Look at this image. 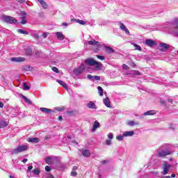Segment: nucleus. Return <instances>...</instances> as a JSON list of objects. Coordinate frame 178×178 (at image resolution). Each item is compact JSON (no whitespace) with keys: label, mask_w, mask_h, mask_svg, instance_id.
<instances>
[{"label":"nucleus","mask_w":178,"mask_h":178,"mask_svg":"<svg viewBox=\"0 0 178 178\" xmlns=\"http://www.w3.org/2000/svg\"><path fill=\"white\" fill-rule=\"evenodd\" d=\"M0 20H1V22H4V23H7L8 24H16V23H17V19L15 17L5 15H1Z\"/></svg>","instance_id":"f257e3e1"},{"label":"nucleus","mask_w":178,"mask_h":178,"mask_svg":"<svg viewBox=\"0 0 178 178\" xmlns=\"http://www.w3.org/2000/svg\"><path fill=\"white\" fill-rule=\"evenodd\" d=\"M168 145V144H164L160 147V149L157 150L159 156L162 158L163 156H166V155H170V154H172V152L162 150L165 148H167Z\"/></svg>","instance_id":"f03ea898"},{"label":"nucleus","mask_w":178,"mask_h":178,"mask_svg":"<svg viewBox=\"0 0 178 178\" xmlns=\"http://www.w3.org/2000/svg\"><path fill=\"white\" fill-rule=\"evenodd\" d=\"M29 149V146L27 145H19L17 148L13 149L11 151V154L13 155H16L17 154H19V152H23L24 151H27Z\"/></svg>","instance_id":"7ed1b4c3"},{"label":"nucleus","mask_w":178,"mask_h":178,"mask_svg":"<svg viewBox=\"0 0 178 178\" xmlns=\"http://www.w3.org/2000/svg\"><path fill=\"white\" fill-rule=\"evenodd\" d=\"M172 34L175 37H178V18L172 21Z\"/></svg>","instance_id":"20e7f679"},{"label":"nucleus","mask_w":178,"mask_h":178,"mask_svg":"<svg viewBox=\"0 0 178 178\" xmlns=\"http://www.w3.org/2000/svg\"><path fill=\"white\" fill-rule=\"evenodd\" d=\"M86 70V65L84 64H81V66L75 70H74V73L79 76L83 73V72Z\"/></svg>","instance_id":"39448f33"},{"label":"nucleus","mask_w":178,"mask_h":178,"mask_svg":"<svg viewBox=\"0 0 178 178\" xmlns=\"http://www.w3.org/2000/svg\"><path fill=\"white\" fill-rule=\"evenodd\" d=\"M160 47H161L160 51H161L162 52H165V51H168V49L170 48V45L164 42L160 43Z\"/></svg>","instance_id":"423d86ee"},{"label":"nucleus","mask_w":178,"mask_h":178,"mask_svg":"<svg viewBox=\"0 0 178 178\" xmlns=\"http://www.w3.org/2000/svg\"><path fill=\"white\" fill-rule=\"evenodd\" d=\"M119 24H120V29L122 30V31H124L126 34H127L128 35H130V31H129V29L126 28V26L124 25V24L122 23V22H120Z\"/></svg>","instance_id":"0eeeda50"},{"label":"nucleus","mask_w":178,"mask_h":178,"mask_svg":"<svg viewBox=\"0 0 178 178\" xmlns=\"http://www.w3.org/2000/svg\"><path fill=\"white\" fill-rule=\"evenodd\" d=\"M119 24H120V29L122 30V31H124L126 34H127L128 35H130V31H129V29L126 28V26L124 25V24L122 23V22H120Z\"/></svg>","instance_id":"6e6552de"},{"label":"nucleus","mask_w":178,"mask_h":178,"mask_svg":"<svg viewBox=\"0 0 178 178\" xmlns=\"http://www.w3.org/2000/svg\"><path fill=\"white\" fill-rule=\"evenodd\" d=\"M170 168H172V165H170L168 163H165L163 165V175H168V173H169V169H170Z\"/></svg>","instance_id":"1a4fd4ad"},{"label":"nucleus","mask_w":178,"mask_h":178,"mask_svg":"<svg viewBox=\"0 0 178 178\" xmlns=\"http://www.w3.org/2000/svg\"><path fill=\"white\" fill-rule=\"evenodd\" d=\"M85 63L88 65V66H95V63H97V60H95L92 58H88L85 60Z\"/></svg>","instance_id":"9d476101"},{"label":"nucleus","mask_w":178,"mask_h":178,"mask_svg":"<svg viewBox=\"0 0 178 178\" xmlns=\"http://www.w3.org/2000/svg\"><path fill=\"white\" fill-rule=\"evenodd\" d=\"M89 45H95L97 48H101V44L99 42L96 41L95 40H92L88 42Z\"/></svg>","instance_id":"9b49d317"},{"label":"nucleus","mask_w":178,"mask_h":178,"mask_svg":"<svg viewBox=\"0 0 178 178\" xmlns=\"http://www.w3.org/2000/svg\"><path fill=\"white\" fill-rule=\"evenodd\" d=\"M145 44L148 47H154V46L156 45V42L151 39L146 40Z\"/></svg>","instance_id":"f8f14e48"},{"label":"nucleus","mask_w":178,"mask_h":178,"mask_svg":"<svg viewBox=\"0 0 178 178\" xmlns=\"http://www.w3.org/2000/svg\"><path fill=\"white\" fill-rule=\"evenodd\" d=\"M11 62H24L26 58L23 57H14L10 58Z\"/></svg>","instance_id":"ddd939ff"},{"label":"nucleus","mask_w":178,"mask_h":178,"mask_svg":"<svg viewBox=\"0 0 178 178\" xmlns=\"http://www.w3.org/2000/svg\"><path fill=\"white\" fill-rule=\"evenodd\" d=\"M100 126L101 124H99V122H98V121H95L92 129V133H94L97 130V129H99Z\"/></svg>","instance_id":"4468645a"},{"label":"nucleus","mask_w":178,"mask_h":178,"mask_svg":"<svg viewBox=\"0 0 178 178\" xmlns=\"http://www.w3.org/2000/svg\"><path fill=\"white\" fill-rule=\"evenodd\" d=\"M103 102L107 108H112L111 106V100H109V97H106L105 99H103Z\"/></svg>","instance_id":"2eb2a0df"},{"label":"nucleus","mask_w":178,"mask_h":178,"mask_svg":"<svg viewBox=\"0 0 178 178\" xmlns=\"http://www.w3.org/2000/svg\"><path fill=\"white\" fill-rule=\"evenodd\" d=\"M124 137H133L134 136V131H127L123 132Z\"/></svg>","instance_id":"dca6fc26"},{"label":"nucleus","mask_w":178,"mask_h":178,"mask_svg":"<svg viewBox=\"0 0 178 178\" xmlns=\"http://www.w3.org/2000/svg\"><path fill=\"white\" fill-rule=\"evenodd\" d=\"M28 143H33V144H37L40 143V138H29Z\"/></svg>","instance_id":"f3484780"},{"label":"nucleus","mask_w":178,"mask_h":178,"mask_svg":"<svg viewBox=\"0 0 178 178\" xmlns=\"http://www.w3.org/2000/svg\"><path fill=\"white\" fill-rule=\"evenodd\" d=\"M56 35L57 36L58 40H60V41H63V40H65V35L60 32L56 33Z\"/></svg>","instance_id":"a211bd4d"},{"label":"nucleus","mask_w":178,"mask_h":178,"mask_svg":"<svg viewBox=\"0 0 178 178\" xmlns=\"http://www.w3.org/2000/svg\"><path fill=\"white\" fill-rule=\"evenodd\" d=\"M87 106L89 108V109H97V106H95V103L94 102H90Z\"/></svg>","instance_id":"6ab92c4d"},{"label":"nucleus","mask_w":178,"mask_h":178,"mask_svg":"<svg viewBox=\"0 0 178 178\" xmlns=\"http://www.w3.org/2000/svg\"><path fill=\"white\" fill-rule=\"evenodd\" d=\"M57 83H58V84H60V86H62V87H63V88H65V90H67V84H66V83L63 82V81L57 79L56 80Z\"/></svg>","instance_id":"aec40b11"},{"label":"nucleus","mask_w":178,"mask_h":178,"mask_svg":"<svg viewBox=\"0 0 178 178\" xmlns=\"http://www.w3.org/2000/svg\"><path fill=\"white\" fill-rule=\"evenodd\" d=\"M40 111H41V112H43V113H51V112H52V110L44 107H41L40 108Z\"/></svg>","instance_id":"412c9836"},{"label":"nucleus","mask_w":178,"mask_h":178,"mask_svg":"<svg viewBox=\"0 0 178 178\" xmlns=\"http://www.w3.org/2000/svg\"><path fill=\"white\" fill-rule=\"evenodd\" d=\"M82 155L83 156H86V158H88L91 155V152H90V150L88 149H85L82 152Z\"/></svg>","instance_id":"4be33fe9"},{"label":"nucleus","mask_w":178,"mask_h":178,"mask_svg":"<svg viewBox=\"0 0 178 178\" xmlns=\"http://www.w3.org/2000/svg\"><path fill=\"white\" fill-rule=\"evenodd\" d=\"M46 163H47V165H52V163H54V160H52V158L50 156H47L45 159H44Z\"/></svg>","instance_id":"5701e85b"},{"label":"nucleus","mask_w":178,"mask_h":178,"mask_svg":"<svg viewBox=\"0 0 178 178\" xmlns=\"http://www.w3.org/2000/svg\"><path fill=\"white\" fill-rule=\"evenodd\" d=\"M95 66L96 70H101V69L102 68V63L98 61H96V63H95Z\"/></svg>","instance_id":"b1692460"},{"label":"nucleus","mask_w":178,"mask_h":178,"mask_svg":"<svg viewBox=\"0 0 178 178\" xmlns=\"http://www.w3.org/2000/svg\"><path fill=\"white\" fill-rule=\"evenodd\" d=\"M76 170H77V166H74L71 172V176H73L74 177H76V176H77V172H76Z\"/></svg>","instance_id":"393cba45"},{"label":"nucleus","mask_w":178,"mask_h":178,"mask_svg":"<svg viewBox=\"0 0 178 178\" xmlns=\"http://www.w3.org/2000/svg\"><path fill=\"white\" fill-rule=\"evenodd\" d=\"M127 124L128 126H130L131 127H133V126H137V125H138V122H134V121H128V122H127Z\"/></svg>","instance_id":"a878e982"},{"label":"nucleus","mask_w":178,"mask_h":178,"mask_svg":"<svg viewBox=\"0 0 178 178\" xmlns=\"http://www.w3.org/2000/svg\"><path fill=\"white\" fill-rule=\"evenodd\" d=\"M8 126V123L5 121H0V129H3V127H6Z\"/></svg>","instance_id":"bb28decb"},{"label":"nucleus","mask_w":178,"mask_h":178,"mask_svg":"<svg viewBox=\"0 0 178 178\" xmlns=\"http://www.w3.org/2000/svg\"><path fill=\"white\" fill-rule=\"evenodd\" d=\"M145 116H149V115H155V111H149L145 113H144Z\"/></svg>","instance_id":"cd10ccee"},{"label":"nucleus","mask_w":178,"mask_h":178,"mask_svg":"<svg viewBox=\"0 0 178 178\" xmlns=\"http://www.w3.org/2000/svg\"><path fill=\"white\" fill-rule=\"evenodd\" d=\"M106 49L108 52V54H113L115 52V50L111 47H106Z\"/></svg>","instance_id":"c85d7f7f"},{"label":"nucleus","mask_w":178,"mask_h":178,"mask_svg":"<svg viewBox=\"0 0 178 178\" xmlns=\"http://www.w3.org/2000/svg\"><path fill=\"white\" fill-rule=\"evenodd\" d=\"M97 90L100 97H102V95H104V90L102 89V87L98 86Z\"/></svg>","instance_id":"c756f323"},{"label":"nucleus","mask_w":178,"mask_h":178,"mask_svg":"<svg viewBox=\"0 0 178 178\" xmlns=\"http://www.w3.org/2000/svg\"><path fill=\"white\" fill-rule=\"evenodd\" d=\"M74 22H76V23H79V24H81L82 26H85L86 22L81 20V19H74Z\"/></svg>","instance_id":"7c9ffc66"},{"label":"nucleus","mask_w":178,"mask_h":178,"mask_svg":"<svg viewBox=\"0 0 178 178\" xmlns=\"http://www.w3.org/2000/svg\"><path fill=\"white\" fill-rule=\"evenodd\" d=\"M22 99H24V101H25V102H26V104L31 105V104H32L31 101L29 99L26 98V96H22Z\"/></svg>","instance_id":"2f4dec72"},{"label":"nucleus","mask_w":178,"mask_h":178,"mask_svg":"<svg viewBox=\"0 0 178 178\" xmlns=\"http://www.w3.org/2000/svg\"><path fill=\"white\" fill-rule=\"evenodd\" d=\"M17 33H19V34H26V35H29V32L23 29H18Z\"/></svg>","instance_id":"473e14b6"},{"label":"nucleus","mask_w":178,"mask_h":178,"mask_svg":"<svg viewBox=\"0 0 178 178\" xmlns=\"http://www.w3.org/2000/svg\"><path fill=\"white\" fill-rule=\"evenodd\" d=\"M26 55H29V56L32 55L33 51L31 50V48L28 47L26 50Z\"/></svg>","instance_id":"72a5a7b5"},{"label":"nucleus","mask_w":178,"mask_h":178,"mask_svg":"<svg viewBox=\"0 0 178 178\" xmlns=\"http://www.w3.org/2000/svg\"><path fill=\"white\" fill-rule=\"evenodd\" d=\"M19 16H21V19H26L27 14L25 12L22 11L19 13Z\"/></svg>","instance_id":"f704fd0d"},{"label":"nucleus","mask_w":178,"mask_h":178,"mask_svg":"<svg viewBox=\"0 0 178 178\" xmlns=\"http://www.w3.org/2000/svg\"><path fill=\"white\" fill-rule=\"evenodd\" d=\"M124 138V134L122 135L117 136H116V140H118V141H122Z\"/></svg>","instance_id":"c9c22d12"},{"label":"nucleus","mask_w":178,"mask_h":178,"mask_svg":"<svg viewBox=\"0 0 178 178\" xmlns=\"http://www.w3.org/2000/svg\"><path fill=\"white\" fill-rule=\"evenodd\" d=\"M40 5H41L42 8H43V9H47L48 8L47 3H45V1H44L40 3Z\"/></svg>","instance_id":"e433bc0d"},{"label":"nucleus","mask_w":178,"mask_h":178,"mask_svg":"<svg viewBox=\"0 0 178 178\" xmlns=\"http://www.w3.org/2000/svg\"><path fill=\"white\" fill-rule=\"evenodd\" d=\"M132 45H134V47H136V49L137 51H141L142 49H141V47H140V45H138V44H137L136 43H132Z\"/></svg>","instance_id":"4c0bfd02"},{"label":"nucleus","mask_w":178,"mask_h":178,"mask_svg":"<svg viewBox=\"0 0 178 178\" xmlns=\"http://www.w3.org/2000/svg\"><path fill=\"white\" fill-rule=\"evenodd\" d=\"M131 74H134L135 76H140V73L137 70H134L131 72Z\"/></svg>","instance_id":"58836bf2"},{"label":"nucleus","mask_w":178,"mask_h":178,"mask_svg":"<svg viewBox=\"0 0 178 178\" xmlns=\"http://www.w3.org/2000/svg\"><path fill=\"white\" fill-rule=\"evenodd\" d=\"M23 90H30V88H29V86H27V83H24Z\"/></svg>","instance_id":"ea45409f"},{"label":"nucleus","mask_w":178,"mask_h":178,"mask_svg":"<svg viewBox=\"0 0 178 178\" xmlns=\"http://www.w3.org/2000/svg\"><path fill=\"white\" fill-rule=\"evenodd\" d=\"M99 81L101 80V77L99 76H93V79L92 81Z\"/></svg>","instance_id":"a19ab883"},{"label":"nucleus","mask_w":178,"mask_h":178,"mask_svg":"<svg viewBox=\"0 0 178 178\" xmlns=\"http://www.w3.org/2000/svg\"><path fill=\"white\" fill-rule=\"evenodd\" d=\"M33 172L34 173V175H40V169L36 168L35 170H33Z\"/></svg>","instance_id":"79ce46f5"},{"label":"nucleus","mask_w":178,"mask_h":178,"mask_svg":"<svg viewBox=\"0 0 178 178\" xmlns=\"http://www.w3.org/2000/svg\"><path fill=\"white\" fill-rule=\"evenodd\" d=\"M122 68L125 69V70H130V67H128L126 64L122 65Z\"/></svg>","instance_id":"37998d69"},{"label":"nucleus","mask_w":178,"mask_h":178,"mask_svg":"<svg viewBox=\"0 0 178 178\" xmlns=\"http://www.w3.org/2000/svg\"><path fill=\"white\" fill-rule=\"evenodd\" d=\"M24 70H26V72H29V70H31V67H30V66H25V67H24Z\"/></svg>","instance_id":"c03bdc74"},{"label":"nucleus","mask_w":178,"mask_h":178,"mask_svg":"<svg viewBox=\"0 0 178 178\" xmlns=\"http://www.w3.org/2000/svg\"><path fill=\"white\" fill-rule=\"evenodd\" d=\"M96 56L98 59H100V60H105V57L103 56L97 55Z\"/></svg>","instance_id":"a18cd8bd"},{"label":"nucleus","mask_w":178,"mask_h":178,"mask_svg":"<svg viewBox=\"0 0 178 178\" xmlns=\"http://www.w3.org/2000/svg\"><path fill=\"white\" fill-rule=\"evenodd\" d=\"M107 137H108V138H109L110 140H112V139L113 138V134L109 133V134L107 135Z\"/></svg>","instance_id":"49530a36"},{"label":"nucleus","mask_w":178,"mask_h":178,"mask_svg":"<svg viewBox=\"0 0 178 178\" xmlns=\"http://www.w3.org/2000/svg\"><path fill=\"white\" fill-rule=\"evenodd\" d=\"M21 24H26L27 23V21L26 20V18H21Z\"/></svg>","instance_id":"de8ad7c7"},{"label":"nucleus","mask_w":178,"mask_h":178,"mask_svg":"<svg viewBox=\"0 0 178 178\" xmlns=\"http://www.w3.org/2000/svg\"><path fill=\"white\" fill-rule=\"evenodd\" d=\"M35 55H36V56H41V51H35Z\"/></svg>","instance_id":"09e8293b"},{"label":"nucleus","mask_w":178,"mask_h":178,"mask_svg":"<svg viewBox=\"0 0 178 178\" xmlns=\"http://www.w3.org/2000/svg\"><path fill=\"white\" fill-rule=\"evenodd\" d=\"M53 72H55V73H59V70H58V67H54L52 68Z\"/></svg>","instance_id":"8fccbe9b"},{"label":"nucleus","mask_w":178,"mask_h":178,"mask_svg":"<svg viewBox=\"0 0 178 178\" xmlns=\"http://www.w3.org/2000/svg\"><path fill=\"white\" fill-rule=\"evenodd\" d=\"M111 140V139L106 140V145H111V144H112V140Z\"/></svg>","instance_id":"3c124183"},{"label":"nucleus","mask_w":178,"mask_h":178,"mask_svg":"<svg viewBox=\"0 0 178 178\" xmlns=\"http://www.w3.org/2000/svg\"><path fill=\"white\" fill-rule=\"evenodd\" d=\"M169 127L170 129H172V130H175L176 129V127H175V125L170 124H169Z\"/></svg>","instance_id":"603ef678"},{"label":"nucleus","mask_w":178,"mask_h":178,"mask_svg":"<svg viewBox=\"0 0 178 178\" xmlns=\"http://www.w3.org/2000/svg\"><path fill=\"white\" fill-rule=\"evenodd\" d=\"M93 78H94V76H92V75H91V74H88V79L89 80H92H92H93Z\"/></svg>","instance_id":"864d4df0"},{"label":"nucleus","mask_w":178,"mask_h":178,"mask_svg":"<svg viewBox=\"0 0 178 178\" xmlns=\"http://www.w3.org/2000/svg\"><path fill=\"white\" fill-rule=\"evenodd\" d=\"M45 170L47 172H49L51 170V168H49V166H48V165H46L45 166Z\"/></svg>","instance_id":"5fc2aeb1"},{"label":"nucleus","mask_w":178,"mask_h":178,"mask_svg":"<svg viewBox=\"0 0 178 178\" xmlns=\"http://www.w3.org/2000/svg\"><path fill=\"white\" fill-rule=\"evenodd\" d=\"M17 2H19L20 3H24L26 2V0H17Z\"/></svg>","instance_id":"6e6d98bb"},{"label":"nucleus","mask_w":178,"mask_h":178,"mask_svg":"<svg viewBox=\"0 0 178 178\" xmlns=\"http://www.w3.org/2000/svg\"><path fill=\"white\" fill-rule=\"evenodd\" d=\"M47 35H48L47 33H43V34H42L43 38H47Z\"/></svg>","instance_id":"4d7b16f0"},{"label":"nucleus","mask_w":178,"mask_h":178,"mask_svg":"<svg viewBox=\"0 0 178 178\" xmlns=\"http://www.w3.org/2000/svg\"><path fill=\"white\" fill-rule=\"evenodd\" d=\"M168 102H170V104H173V99H168Z\"/></svg>","instance_id":"13d9d810"},{"label":"nucleus","mask_w":178,"mask_h":178,"mask_svg":"<svg viewBox=\"0 0 178 178\" xmlns=\"http://www.w3.org/2000/svg\"><path fill=\"white\" fill-rule=\"evenodd\" d=\"M33 169V165H30L28 167V170H31Z\"/></svg>","instance_id":"bf43d9fd"},{"label":"nucleus","mask_w":178,"mask_h":178,"mask_svg":"<svg viewBox=\"0 0 178 178\" xmlns=\"http://www.w3.org/2000/svg\"><path fill=\"white\" fill-rule=\"evenodd\" d=\"M131 66H132V67H135L136 63H131Z\"/></svg>","instance_id":"052dcab7"},{"label":"nucleus","mask_w":178,"mask_h":178,"mask_svg":"<svg viewBox=\"0 0 178 178\" xmlns=\"http://www.w3.org/2000/svg\"><path fill=\"white\" fill-rule=\"evenodd\" d=\"M0 108H3V103L0 102Z\"/></svg>","instance_id":"680f3d73"},{"label":"nucleus","mask_w":178,"mask_h":178,"mask_svg":"<svg viewBox=\"0 0 178 178\" xmlns=\"http://www.w3.org/2000/svg\"><path fill=\"white\" fill-rule=\"evenodd\" d=\"M22 162H23L24 163H26V162H27V159H24L22 160Z\"/></svg>","instance_id":"e2e57ef3"},{"label":"nucleus","mask_w":178,"mask_h":178,"mask_svg":"<svg viewBox=\"0 0 178 178\" xmlns=\"http://www.w3.org/2000/svg\"><path fill=\"white\" fill-rule=\"evenodd\" d=\"M170 177H176V175L172 174L171 176H170Z\"/></svg>","instance_id":"0e129e2a"},{"label":"nucleus","mask_w":178,"mask_h":178,"mask_svg":"<svg viewBox=\"0 0 178 178\" xmlns=\"http://www.w3.org/2000/svg\"><path fill=\"white\" fill-rule=\"evenodd\" d=\"M63 26H67V23L63 22Z\"/></svg>","instance_id":"69168bd1"},{"label":"nucleus","mask_w":178,"mask_h":178,"mask_svg":"<svg viewBox=\"0 0 178 178\" xmlns=\"http://www.w3.org/2000/svg\"><path fill=\"white\" fill-rule=\"evenodd\" d=\"M163 178H172L170 176H165Z\"/></svg>","instance_id":"338daca9"},{"label":"nucleus","mask_w":178,"mask_h":178,"mask_svg":"<svg viewBox=\"0 0 178 178\" xmlns=\"http://www.w3.org/2000/svg\"><path fill=\"white\" fill-rule=\"evenodd\" d=\"M58 120H62V116L58 117Z\"/></svg>","instance_id":"774afa93"}]
</instances>
